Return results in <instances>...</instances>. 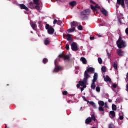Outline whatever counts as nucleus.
I'll return each instance as SVG.
<instances>
[{
  "label": "nucleus",
  "mask_w": 128,
  "mask_h": 128,
  "mask_svg": "<svg viewBox=\"0 0 128 128\" xmlns=\"http://www.w3.org/2000/svg\"><path fill=\"white\" fill-rule=\"evenodd\" d=\"M116 44L120 49L125 48L126 46V42L122 40V38L121 36L119 37L118 40L116 42Z\"/></svg>",
  "instance_id": "1"
},
{
  "label": "nucleus",
  "mask_w": 128,
  "mask_h": 128,
  "mask_svg": "<svg viewBox=\"0 0 128 128\" xmlns=\"http://www.w3.org/2000/svg\"><path fill=\"white\" fill-rule=\"evenodd\" d=\"M88 76L86 74V76H84L83 81H80L78 82V84H80L81 86L84 87V88H87L86 84L88 79Z\"/></svg>",
  "instance_id": "2"
},
{
  "label": "nucleus",
  "mask_w": 128,
  "mask_h": 128,
  "mask_svg": "<svg viewBox=\"0 0 128 128\" xmlns=\"http://www.w3.org/2000/svg\"><path fill=\"white\" fill-rule=\"evenodd\" d=\"M98 104L99 105V108H98V110L100 112H102V114H104V111L105 110L104 108H103L104 105H105V103L104 101L102 100H100L98 102Z\"/></svg>",
  "instance_id": "3"
},
{
  "label": "nucleus",
  "mask_w": 128,
  "mask_h": 128,
  "mask_svg": "<svg viewBox=\"0 0 128 128\" xmlns=\"http://www.w3.org/2000/svg\"><path fill=\"white\" fill-rule=\"evenodd\" d=\"M46 29L48 30V33L50 35H53L54 33V29L48 24H46Z\"/></svg>",
  "instance_id": "4"
},
{
  "label": "nucleus",
  "mask_w": 128,
  "mask_h": 128,
  "mask_svg": "<svg viewBox=\"0 0 128 128\" xmlns=\"http://www.w3.org/2000/svg\"><path fill=\"white\" fill-rule=\"evenodd\" d=\"M95 72V69L94 68H88L85 71L84 74V76H86V75L88 76V78H90V75L88 74L89 73L94 74Z\"/></svg>",
  "instance_id": "5"
},
{
  "label": "nucleus",
  "mask_w": 128,
  "mask_h": 128,
  "mask_svg": "<svg viewBox=\"0 0 128 128\" xmlns=\"http://www.w3.org/2000/svg\"><path fill=\"white\" fill-rule=\"evenodd\" d=\"M125 4L128 6V0H117V4H118L122 5V6L124 8H126Z\"/></svg>",
  "instance_id": "6"
},
{
  "label": "nucleus",
  "mask_w": 128,
  "mask_h": 128,
  "mask_svg": "<svg viewBox=\"0 0 128 128\" xmlns=\"http://www.w3.org/2000/svg\"><path fill=\"white\" fill-rule=\"evenodd\" d=\"M58 58L60 59H62L64 60L69 61L70 60V56L69 55H64V53L60 54L58 56Z\"/></svg>",
  "instance_id": "7"
},
{
  "label": "nucleus",
  "mask_w": 128,
  "mask_h": 128,
  "mask_svg": "<svg viewBox=\"0 0 128 128\" xmlns=\"http://www.w3.org/2000/svg\"><path fill=\"white\" fill-rule=\"evenodd\" d=\"M71 48L74 52H78L79 50V48H78L76 43L74 42H72V43L71 44Z\"/></svg>",
  "instance_id": "8"
},
{
  "label": "nucleus",
  "mask_w": 128,
  "mask_h": 128,
  "mask_svg": "<svg viewBox=\"0 0 128 128\" xmlns=\"http://www.w3.org/2000/svg\"><path fill=\"white\" fill-rule=\"evenodd\" d=\"M62 68L60 66H56L53 70V73H58L59 72L62 70Z\"/></svg>",
  "instance_id": "9"
},
{
  "label": "nucleus",
  "mask_w": 128,
  "mask_h": 128,
  "mask_svg": "<svg viewBox=\"0 0 128 128\" xmlns=\"http://www.w3.org/2000/svg\"><path fill=\"white\" fill-rule=\"evenodd\" d=\"M91 12V10L89 9L84 10V12H82V16H89Z\"/></svg>",
  "instance_id": "10"
},
{
  "label": "nucleus",
  "mask_w": 128,
  "mask_h": 128,
  "mask_svg": "<svg viewBox=\"0 0 128 128\" xmlns=\"http://www.w3.org/2000/svg\"><path fill=\"white\" fill-rule=\"evenodd\" d=\"M90 6L93 12H97L98 10L96 8H98V10L100 9V6H99L98 4L96 5L95 7L93 5H91Z\"/></svg>",
  "instance_id": "11"
},
{
  "label": "nucleus",
  "mask_w": 128,
  "mask_h": 128,
  "mask_svg": "<svg viewBox=\"0 0 128 128\" xmlns=\"http://www.w3.org/2000/svg\"><path fill=\"white\" fill-rule=\"evenodd\" d=\"M19 6H20V8H21V10H27V12H29L30 10L29 8L24 4H19Z\"/></svg>",
  "instance_id": "12"
},
{
  "label": "nucleus",
  "mask_w": 128,
  "mask_h": 128,
  "mask_svg": "<svg viewBox=\"0 0 128 128\" xmlns=\"http://www.w3.org/2000/svg\"><path fill=\"white\" fill-rule=\"evenodd\" d=\"M110 116L111 118H115L116 116V112L114 110L110 111Z\"/></svg>",
  "instance_id": "13"
},
{
  "label": "nucleus",
  "mask_w": 128,
  "mask_h": 128,
  "mask_svg": "<svg viewBox=\"0 0 128 128\" xmlns=\"http://www.w3.org/2000/svg\"><path fill=\"white\" fill-rule=\"evenodd\" d=\"M100 12H102V14H104V16H108V12L107 10H106L104 8H102L100 10Z\"/></svg>",
  "instance_id": "14"
},
{
  "label": "nucleus",
  "mask_w": 128,
  "mask_h": 128,
  "mask_svg": "<svg viewBox=\"0 0 128 128\" xmlns=\"http://www.w3.org/2000/svg\"><path fill=\"white\" fill-rule=\"evenodd\" d=\"M92 122V119L90 117H88L86 120L85 123L86 124L88 125Z\"/></svg>",
  "instance_id": "15"
},
{
  "label": "nucleus",
  "mask_w": 128,
  "mask_h": 128,
  "mask_svg": "<svg viewBox=\"0 0 128 128\" xmlns=\"http://www.w3.org/2000/svg\"><path fill=\"white\" fill-rule=\"evenodd\" d=\"M98 74L97 73H94L92 82H96L98 80Z\"/></svg>",
  "instance_id": "16"
},
{
  "label": "nucleus",
  "mask_w": 128,
  "mask_h": 128,
  "mask_svg": "<svg viewBox=\"0 0 128 128\" xmlns=\"http://www.w3.org/2000/svg\"><path fill=\"white\" fill-rule=\"evenodd\" d=\"M80 60V62H82V64H84V65L87 64L88 61L85 58H84V57L81 58Z\"/></svg>",
  "instance_id": "17"
},
{
  "label": "nucleus",
  "mask_w": 128,
  "mask_h": 128,
  "mask_svg": "<svg viewBox=\"0 0 128 128\" xmlns=\"http://www.w3.org/2000/svg\"><path fill=\"white\" fill-rule=\"evenodd\" d=\"M104 81L106 82H110V83H112V80L111 78H110V76H106V78H104Z\"/></svg>",
  "instance_id": "18"
},
{
  "label": "nucleus",
  "mask_w": 128,
  "mask_h": 128,
  "mask_svg": "<svg viewBox=\"0 0 128 128\" xmlns=\"http://www.w3.org/2000/svg\"><path fill=\"white\" fill-rule=\"evenodd\" d=\"M117 54L120 57H122L124 56V52L122 50H118Z\"/></svg>",
  "instance_id": "19"
},
{
  "label": "nucleus",
  "mask_w": 128,
  "mask_h": 128,
  "mask_svg": "<svg viewBox=\"0 0 128 128\" xmlns=\"http://www.w3.org/2000/svg\"><path fill=\"white\" fill-rule=\"evenodd\" d=\"M66 38H67L68 41L73 40V38H72V35L70 34H67Z\"/></svg>",
  "instance_id": "20"
},
{
  "label": "nucleus",
  "mask_w": 128,
  "mask_h": 128,
  "mask_svg": "<svg viewBox=\"0 0 128 128\" xmlns=\"http://www.w3.org/2000/svg\"><path fill=\"white\" fill-rule=\"evenodd\" d=\"M31 27L33 28L34 30H36V24L34 22H31Z\"/></svg>",
  "instance_id": "21"
},
{
  "label": "nucleus",
  "mask_w": 128,
  "mask_h": 128,
  "mask_svg": "<svg viewBox=\"0 0 128 128\" xmlns=\"http://www.w3.org/2000/svg\"><path fill=\"white\" fill-rule=\"evenodd\" d=\"M113 67L116 70H118V62H114Z\"/></svg>",
  "instance_id": "22"
},
{
  "label": "nucleus",
  "mask_w": 128,
  "mask_h": 128,
  "mask_svg": "<svg viewBox=\"0 0 128 128\" xmlns=\"http://www.w3.org/2000/svg\"><path fill=\"white\" fill-rule=\"evenodd\" d=\"M88 103H90V104L94 108H96V106L94 102H88Z\"/></svg>",
  "instance_id": "23"
},
{
  "label": "nucleus",
  "mask_w": 128,
  "mask_h": 128,
  "mask_svg": "<svg viewBox=\"0 0 128 128\" xmlns=\"http://www.w3.org/2000/svg\"><path fill=\"white\" fill-rule=\"evenodd\" d=\"M75 31H76L75 28H70L68 30V33H72V32H74Z\"/></svg>",
  "instance_id": "24"
},
{
  "label": "nucleus",
  "mask_w": 128,
  "mask_h": 128,
  "mask_svg": "<svg viewBox=\"0 0 128 128\" xmlns=\"http://www.w3.org/2000/svg\"><path fill=\"white\" fill-rule=\"evenodd\" d=\"M96 88V82H92L91 86V88L93 90H95Z\"/></svg>",
  "instance_id": "25"
},
{
  "label": "nucleus",
  "mask_w": 128,
  "mask_h": 128,
  "mask_svg": "<svg viewBox=\"0 0 128 128\" xmlns=\"http://www.w3.org/2000/svg\"><path fill=\"white\" fill-rule=\"evenodd\" d=\"M76 2L75 1H73L70 3V6L72 8H74V6H76Z\"/></svg>",
  "instance_id": "26"
},
{
  "label": "nucleus",
  "mask_w": 128,
  "mask_h": 128,
  "mask_svg": "<svg viewBox=\"0 0 128 128\" xmlns=\"http://www.w3.org/2000/svg\"><path fill=\"white\" fill-rule=\"evenodd\" d=\"M30 8L32 10L35 8L34 3H33L32 2H30Z\"/></svg>",
  "instance_id": "27"
},
{
  "label": "nucleus",
  "mask_w": 128,
  "mask_h": 128,
  "mask_svg": "<svg viewBox=\"0 0 128 128\" xmlns=\"http://www.w3.org/2000/svg\"><path fill=\"white\" fill-rule=\"evenodd\" d=\"M34 4H36V6H40V0H33Z\"/></svg>",
  "instance_id": "28"
},
{
  "label": "nucleus",
  "mask_w": 128,
  "mask_h": 128,
  "mask_svg": "<svg viewBox=\"0 0 128 128\" xmlns=\"http://www.w3.org/2000/svg\"><path fill=\"white\" fill-rule=\"evenodd\" d=\"M90 118L92 119V120L94 122H96V116L94 114H92Z\"/></svg>",
  "instance_id": "29"
},
{
  "label": "nucleus",
  "mask_w": 128,
  "mask_h": 128,
  "mask_svg": "<svg viewBox=\"0 0 128 128\" xmlns=\"http://www.w3.org/2000/svg\"><path fill=\"white\" fill-rule=\"evenodd\" d=\"M102 71L104 73H106V66H102Z\"/></svg>",
  "instance_id": "30"
},
{
  "label": "nucleus",
  "mask_w": 128,
  "mask_h": 128,
  "mask_svg": "<svg viewBox=\"0 0 128 128\" xmlns=\"http://www.w3.org/2000/svg\"><path fill=\"white\" fill-rule=\"evenodd\" d=\"M112 110L113 111H116L117 110V106L116 104L112 105Z\"/></svg>",
  "instance_id": "31"
},
{
  "label": "nucleus",
  "mask_w": 128,
  "mask_h": 128,
  "mask_svg": "<svg viewBox=\"0 0 128 128\" xmlns=\"http://www.w3.org/2000/svg\"><path fill=\"white\" fill-rule=\"evenodd\" d=\"M78 23L77 22H74L71 23L72 26L76 27L77 26Z\"/></svg>",
  "instance_id": "32"
},
{
  "label": "nucleus",
  "mask_w": 128,
  "mask_h": 128,
  "mask_svg": "<svg viewBox=\"0 0 128 128\" xmlns=\"http://www.w3.org/2000/svg\"><path fill=\"white\" fill-rule=\"evenodd\" d=\"M108 128H115V126L113 123H110L108 125Z\"/></svg>",
  "instance_id": "33"
},
{
  "label": "nucleus",
  "mask_w": 128,
  "mask_h": 128,
  "mask_svg": "<svg viewBox=\"0 0 128 128\" xmlns=\"http://www.w3.org/2000/svg\"><path fill=\"white\" fill-rule=\"evenodd\" d=\"M50 44V42L49 41V40H44V44L46 46H48Z\"/></svg>",
  "instance_id": "34"
},
{
  "label": "nucleus",
  "mask_w": 128,
  "mask_h": 128,
  "mask_svg": "<svg viewBox=\"0 0 128 128\" xmlns=\"http://www.w3.org/2000/svg\"><path fill=\"white\" fill-rule=\"evenodd\" d=\"M98 62L100 64H102L103 62V60L102 58H98Z\"/></svg>",
  "instance_id": "35"
},
{
  "label": "nucleus",
  "mask_w": 128,
  "mask_h": 128,
  "mask_svg": "<svg viewBox=\"0 0 128 128\" xmlns=\"http://www.w3.org/2000/svg\"><path fill=\"white\" fill-rule=\"evenodd\" d=\"M48 60L46 58H44L43 60V64H48Z\"/></svg>",
  "instance_id": "36"
},
{
  "label": "nucleus",
  "mask_w": 128,
  "mask_h": 128,
  "mask_svg": "<svg viewBox=\"0 0 128 128\" xmlns=\"http://www.w3.org/2000/svg\"><path fill=\"white\" fill-rule=\"evenodd\" d=\"M78 29L80 31H82L83 30V26H79L78 27Z\"/></svg>",
  "instance_id": "37"
},
{
  "label": "nucleus",
  "mask_w": 128,
  "mask_h": 128,
  "mask_svg": "<svg viewBox=\"0 0 128 128\" xmlns=\"http://www.w3.org/2000/svg\"><path fill=\"white\" fill-rule=\"evenodd\" d=\"M107 54L108 56V58L110 60L111 58V56H112L111 53L109 52H107Z\"/></svg>",
  "instance_id": "38"
},
{
  "label": "nucleus",
  "mask_w": 128,
  "mask_h": 128,
  "mask_svg": "<svg viewBox=\"0 0 128 128\" xmlns=\"http://www.w3.org/2000/svg\"><path fill=\"white\" fill-rule=\"evenodd\" d=\"M66 49L67 50H70V45L68 44H66Z\"/></svg>",
  "instance_id": "39"
},
{
  "label": "nucleus",
  "mask_w": 128,
  "mask_h": 128,
  "mask_svg": "<svg viewBox=\"0 0 128 128\" xmlns=\"http://www.w3.org/2000/svg\"><path fill=\"white\" fill-rule=\"evenodd\" d=\"M96 91L98 92H100V87L97 86V87L96 88Z\"/></svg>",
  "instance_id": "40"
},
{
  "label": "nucleus",
  "mask_w": 128,
  "mask_h": 128,
  "mask_svg": "<svg viewBox=\"0 0 128 128\" xmlns=\"http://www.w3.org/2000/svg\"><path fill=\"white\" fill-rule=\"evenodd\" d=\"M62 94L64 96H67L68 94V92L66 90L62 92Z\"/></svg>",
  "instance_id": "41"
},
{
  "label": "nucleus",
  "mask_w": 128,
  "mask_h": 128,
  "mask_svg": "<svg viewBox=\"0 0 128 128\" xmlns=\"http://www.w3.org/2000/svg\"><path fill=\"white\" fill-rule=\"evenodd\" d=\"M38 6L39 5H36V6H35V8H36L37 10H40V8Z\"/></svg>",
  "instance_id": "42"
},
{
  "label": "nucleus",
  "mask_w": 128,
  "mask_h": 128,
  "mask_svg": "<svg viewBox=\"0 0 128 128\" xmlns=\"http://www.w3.org/2000/svg\"><path fill=\"white\" fill-rule=\"evenodd\" d=\"M82 98L86 102H90V101H88V100H86V97H84V96H82Z\"/></svg>",
  "instance_id": "43"
},
{
  "label": "nucleus",
  "mask_w": 128,
  "mask_h": 128,
  "mask_svg": "<svg viewBox=\"0 0 128 128\" xmlns=\"http://www.w3.org/2000/svg\"><path fill=\"white\" fill-rule=\"evenodd\" d=\"M112 87L114 88V89H116L118 87V85L116 84H112Z\"/></svg>",
  "instance_id": "44"
},
{
  "label": "nucleus",
  "mask_w": 128,
  "mask_h": 128,
  "mask_svg": "<svg viewBox=\"0 0 128 128\" xmlns=\"http://www.w3.org/2000/svg\"><path fill=\"white\" fill-rule=\"evenodd\" d=\"M119 118L120 120H124V116H120Z\"/></svg>",
  "instance_id": "45"
},
{
  "label": "nucleus",
  "mask_w": 128,
  "mask_h": 128,
  "mask_svg": "<svg viewBox=\"0 0 128 128\" xmlns=\"http://www.w3.org/2000/svg\"><path fill=\"white\" fill-rule=\"evenodd\" d=\"M57 23H58V20H54V25H56Z\"/></svg>",
  "instance_id": "46"
},
{
  "label": "nucleus",
  "mask_w": 128,
  "mask_h": 128,
  "mask_svg": "<svg viewBox=\"0 0 128 128\" xmlns=\"http://www.w3.org/2000/svg\"><path fill=\"white\" fill-rule=\"evenodd\" d=\"M94 39H95V38H94V36L90 37V40H94Z\"/></svg>",
  "instance_id": "47"
},
{
  "label": "nucleus",
  "mask_w": 128,
  "mask_h": 128,
  "mask_svg": "<svg viewBox=\"0 0 128 128\" xmlns=\"http://www.w3.org/2000/svg\"><path fill=\"white\" fill-rule=\"evenodd\" d=\"M85 88H84V87L81 88V89H80L81 92H82L84 91Z\"/></svg>",
  "instance_id": "48"
},
{
  "label": "nucleus",
  "mask_w": 128,
  "mask_h": 128,
  "mask_svg": "<svg viewBox=\"0 0 128 128\" xmlns=\"http://www.w3.org/2000/svg\"><path fill=\"white\" fill-rule=\"evenodd\" d=\"M126 34L128 36V28H126Z\"/></svg>",
  "instance_id": "49"
},
{
  "label": "nucleus",
  "mask_w": 128,
  "mask_h": 128,
  "mask_svg": "<svg viewBox=\"0 0 128 128\" xmlns=\"http://www.w3.org/2000/svg\"><path fill=\"white\" fill-rule=\"evenodd\" d=\"M68 42H69L70 44L72 45V43L73 40H68Z\"/></svg>",
  "instance_id": "50"
},
{
  "label": "nucleus",
  "mask_w": 128,
  "mask_h": 128,
  "mask_svg": "<svg viewBox=\"0 0 128 128\" xmlns=\"http://www.w3.org/2000/svg\"><path fill=\"white\" fill-rule=\"evenodd\" d=\"M90 4H95V2H94L93 0H90Z\"/></svg>",
  "instance_id": "51"
},
{
  "label": "nucleus",
  "mask_w": 128,
  "mask_h": 128,
  "mask_svg": "<svg viewBox=\"0 0 128 128\" xmlns=\"http://www.w3.org/2000/svg\"><path fill=\"white\" fill-rule=\"evenodd\" d=\"M80 84L76 85V87L78 88H80Z\"/></svg>",
  "instance_id": "52"
},
{
  "label": "nucleus",
  "mask_w": 128,
  "mask_h": 128,
  "mask_svg": "<svg viewBox=\"0 0 128 128\" xmlns=\"http://www.w3.org/2000/svg\"><path fill=\"white\" fill-rule=\"evenodd\" d=\"M104 107L106 108H108V104H104Z\"/></svg>",
  "instance_id": "53"
},
{
  "label": "nucleus",
  "mask_w": 128,
  "mask_h": 128,
  "mask_svg": "<svg viewBox=\"0 0 128 128\" xmlns=\"http://www.w3.org/2000/svg\"><path fill=\"white\" fill-rule=\"evenodd\" d=\"M108 102L110 103H112V100H110V99H108Z\"/></svg>",
  "instance_id": "54"
},
{
  "label": "nucleus",
  "mask_w": 128,
  "mask_h": 128,
  "mask_svg": "<svg viewBox=\"0 0 128 128\" xmlns=\"http://www.w3.org/2000/svg\"><path fill=\"white\" fill-rule=\"evenodd\" d=\"M118 22H119L120 24H122V21H121V20L120 19L118 20Z\"/></svg>",
  "instance_id": "55"
},
{
  "label": "nucleus",
  "mask_w": 128,
  "mask_h": 128,
  "mask_svg": "<svg viewBox=\"0 0 128 128\" xmlns=\"http://www.w3.org/2000/svg\"><path fill=\"white\" fill-rule=\"evenodd\" d=\"M126 90H127V91L128 92V84L126 85Z\"/></svg>",
  "instance_id": "56"
},
{
  "label": "nucleus",
  "mask_w": 128,
  "mask_h": 128,
  "mask_svg": "<svg viewBox=\"0 0 128 128\" xmlns=\"http://www.w3.org/2000/svg\"><path fill=\"white\" fill-rule=\"evenodd\" d=\"M82 109H83V108H82V107H81V108H80V111H82Z\"/></svg>",
  "instance_id": "57"
},
{
  "label": "nucleus",
  "mask_w": 128,
  "mask_h": 128,
  "mask_svg": "<svg viewBox=\"0 0 128 128\" xmlns=\"http://www.w3.org/2000/svg\"><path fill=\"white\" fill-rule=\"evenodd\" d=\"M98 38H102V36H100V35H98Z\"/></svg>",
  "instance_id": "58"
},
{
  "label": "nucleus",
  "mask_w": 128,
  "mask_h": 128,
  "mask_svg": "<svg viewBox=\"0 0 128 128\" xmlns=\"http://www.w3.org/2000/svg\"><path fill=\"white\" fill-rule=\"evenodd\" d=\"M126 78H127L128 79V74H126Z\"/></svg>",
  "instance_id": "59"
},
{
  "label": "nucleus",
  "mask_w": 128,
  "mask_h": 128,
  "mask_svg": "<svg viewBox=\"0 0 128 128\" xmlns=\"http://www.w3.org/2000/svg\"><path fill=\"white\" fill-rule=\"evenodd\" d=\"M56 0V2H58V0L59 1V2H60V0Z\"/></svg>",
  "instance_id": "60"
},
{
  "label": "nucleus",
  "mask_w": 128,
  "mask_h": 128,
  "mask_svg": "<svg viewBox=\"0 0 128 128\" xmlns=\"http://www.w3.org/2000/svg\"><path fill=\"white\" fill-rule=\"evenodd\" d=\"M7 86H10V84H7Z\"/></svg>",
  "instance_id": "61"
},
{
  "label": "nucleus",
  "mask_w": 128,
  "mask_h": 128,
  "mask_svg": "<svg viewBox=\"0 0 128 128\" xmlns=\"http://www.w3.org/2000/svg\"><path fill=\"white\" fill-rule=\"evenodd\" d=\"M95 128V127H93V128Z\"/></svg>",
  "instance_id": "62"
},
{
  "label": "nucleus",
  "mask_w": 128,
  "mask_h": 128,
  "mask_svg": "<svg viewBox=\"0 0 128 128\" xmlns=\"http://www.w3.org/2000/svg\"><path fill=\"white\" fill-rule=\"evenodd\" d=\"M6 128H7V126H6Z\"/></svg>",
  "instance_id": "63"
}]
</instances>
